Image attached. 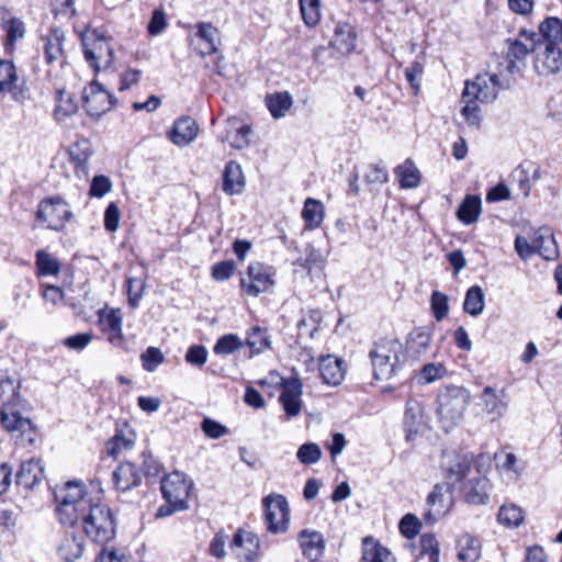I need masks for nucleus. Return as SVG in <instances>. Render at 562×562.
<instances>
[{
	"label": "nucleus",
	"instance_id": "f257e3e1",
	"mask_svg": "<svg viewBox=\"0 0 562 562\" xmlns=\"http://www.w3.org/2000/svg\"><path fill=\"white\" fill-rule=\"evenodd\" d=\"M18 394L14 381L7 378L0 380V423L2 427L11 434L15 443L20 447H27L35 440V426L30 418L23 417L13 408L11 402Z\"/></svg>",
	"mask_w": 562,
	"mask_h": 562
},
{
	"label": "nucleus",
	"instance_id": "f03ea898",
	"mask_svg": "<svg viewBox=\"0 0 562 562\" xmlns=\"http://www.w3.org/2000/svg\"><path fill=\"white\" fill-rule=\"evenodd\" d=\"M373 378L378 381H389L396 376L405 363L403 344L393 337L375 341L369 351Z\"/></svg>",
	"mask_w": 562,
	"mask_h": 562
},
{
	"label": "nucleus",
	"instance_id": "7ed1b4c3",
	"mask_svg": "<svg viewBox=\"0 0 562 562\" xmlns=\"http://www.w3.org/2000/svg\"><path fill=\"white\" fill-rule=\"evenodd\" d=\"M471 394L464 386L445 385L437 393L436 413L445 431L458 426L463 419Z\"/></svg>",
	"mask_w": 562,
	"mask_h": 562
},
{
	"label": "nucleus",
	"instance_id": "20e7f679",
	"mask_svg": "<svg viewBox=\"0 0 562 562\" xmlns=\"http://www.w3.org/2000/svg\"><path fill=\"white\" fill-rule=\"evenodd\" d=\"M79 521L86 536L95 543L105 544L115 537V516L99 497L79 516Z\"/></svg>",
	"mask_w": 562,
	"mask_h": 562
},
{
	"label": "nucleus",
	"instance_id": "39448f33",
	"mask_svg": "<svg viewBox=\"0 0 562 562\" xmlns=\"http://www.w3.org/2000/svg\"><path fill=\"white\" fill-rule=\"evenodd\" d=\"M58 506L56 513L60 524L72 527L79 516L97 499L89 495L81 481H69L55 493Z\"/></svg>",
	"mask_w": 562,
	"mask_h": 562
},
{
	"label": "nucleus",
	"instance_id": "423d86ee",
	"mask_svg": "<svg viewBox=\"0 0 562 562\" xmlns=\"http://www.w3.org/2000/svg\"><path fill=\"white\" fill-rule=\"evenodd\" d=\"M83 56L95 71L108 69L114 61V52L109 41L93 32L82 38Z\"/></svg>",
	"mask_w": 562,
	"mask_h": 562
},
{
	"label": "nucleus",
	"instance_id": "0eeeda50",
	"mask_svg": "<svg viewBox=\"0 0 562 562\" xmlns=\"http://www.w3.org/2000/svg\"><path fill=\"white\" fill-rule=\"evenodd\" d=\"M71 216L69 205L58 195L42 200L37 207V221L43 222L49 229L64 228Z\"/></svg>",
	"mask_w": 562,
	"mask_h": 562
},
{
	"label": "nucleus",
	"instance_id": "6e6552de",
	"mask_svg": "<svg viewBox=\"0 0 562 562\" xmlns=\"http://www.w3.org/2000/svg\"><path fill=\"white\" fill-rule=\"evenodd\" d=\"M267 530L272 533L284 532L289 526V504L281 494H270L262 499Z\"/></svg>",
	"mask_w": 562,
	"mask_h": 562
},
{
	"label": "nucleus",
	"instance_id": "1a4fd4ad",
	"mask_svg": "<svg viewBox=\"0 0 562 562\" xmlns=\"http://www.w3.org/2000/svg\"><path fill=\"white\" fill-rule=\"evenodd\" d=\"M193 483L182 472L175 471L161 480L160 490L167 503L178 505V508H188V497Z\"/></svg>",
	"mask_w": 562,
	"mask_h": 562
},
{
	"label": "nucleus",
	"instance_id": "9d476101",
	"mask_svg": "<svg viewBox=\"0 0 562 562\" xmlns=\"http://www.w3.org/2000/svg\"><path fill=\"white\" fill-rule=\"evenodd\" d=\"M452 506L451 488L448 483H437L426 498L424 519L432 525L447 515Z\"/></svg>",
	"mask_w": 562,
	"mask_h": 562
},
{
	"label": "nucleus",
	"instance_id": "9b49d317",
	"mask_svg": "<svg viewBox=\"0 0 562 562\" xmlns=\"http://www.w3.org/2000/svg\"><path fill=\"white\" fill-rule=\"evenodd\" d=\"M505 85L501 82L497 75H479L474 81L465 82L462 99L473 97L479 102H493L501 89H505Z\"/></svg>",
	"mask_w": 562,
	"mask_h": 562
},
{
	"label": "nucleus",
	"instance_id": "f8f14e48",
	"mask_svg": "<svg viewBox=\"0 0 562 562\" xmlns=\"http://www.w3.org/2000/svg\"><path fill=\"white\" fill-rule=\"evenodd\" d=\"M82 98L87 113L94 117H100L110 111L116 102L114 95L106 91L98 81H92L85 89Z\"/></svg>",
	"mask_w": 562,
	"mask_h": 562
},
{
	"label": "nucleus",
	"instance_id": "ddd939ff",
	"mask_svg": "<svg viewBox=\"0 0 562 562\" xmlns=\"http://www.w3.org/2000/svg\"><path fill=\"white\" fill-rule=\"evenodd\" d=\"M273 283L268 268L261 262L250 263L247 269V277L240 278L241 290L254 297L267 292Z\"/></svg>",
	"mask_w": 562,
	"mask_h": 562
},
{
	"label": "nucleus",
	"instance_id": "4468645a",
	"mask_svg": "<svg viewBox=\"0 0 562 562\" xmlns=\"http://www.w3.org/2000/svg\"><path fill=\"white\" fill-rule=\"evenodd\" d=\"M303 384L299 378H289L282 381V391L279 401L289 418L297 416L303 406Z\"/></svg>",
	"mask_w": 562,
	"mask_h": 562
},
{
	"label": "nucleus",
	"instance_id": "2eb2a0df",
	"mask_svg": "<svg viewBox=\"0 0 562 562\" xmlns=\"http://www.w3.org/2000/svg\"><path fill=\"white\" fill-rule=\"evenodd\" d=\"M483 411L492 420L503 417L508 409V396L504 390L497 392L494 387L487 385L480 394Z\"/></svg>",
	"mask_w": 562,
	"mask_h": 562
},
{
	"label": "nucleus",
	"instance_id": "dca6fc26",
	"mask_svg": "<svg viewBox=\"0 0 562 562\" xmlns=\"http://www.w3.org/2000/svg\"><path fill=\"white\" fill-rule=\"evenodd\" d=\"M535 69L541 76L562 71V50L554 45H546L542 52H537Z\"/></svg>",
	"mask_w": 562,
	"mask_h": 562
},
{
	"label": "nucleus",
	"instance_id": "f3484780",
	"mask_svg": "<svg viewBox=\"0 0 562 562\" xmlns=\"http://www.w3.org/2000/svg\"><path fill=\"white\" fill-rule=\"evenodd\" d=\"M231 549L236 552L239 559L251 562L258 555L259 539L250 531L238 529L232 539Z\"/></svg>",
	"mask_w": 562,
	"mask_h": 562
},
{
	"label": "nucleus",
	"instance_id": "a211bd4d",
	"mask_svg": "<svg viewBox=\"0 0 562 562\" xmlns=\"http://www.w3.org/2000/svg\"><path fill=\"white\" fill-rule=\"evenodd\" d=\"M535 37L536 33L529 34L527 31H521L519 38L506 41L508 44L507 58L509 61V70L515 67L516 61L524 60L528 54L536 48Z\"/></svg>",
	"mask_w": 562,
	"mask_h": 562
},
{
	"label": "nucleus",
	"instance_id": "6ab92c4d",
	"mask_svg": "<svg viewBox=\"0 0 562 562\" xmlns=\"http://www.w3.org/2000/svg\"><path fill=\"white\" fill-rule=\"evenodd\" d=\"M532 238L535 252L544 260H555L559 257L558 244L550 227H539L535 231Z\"/></svg>",
	"mask_w": 562,
	"mask_h": 562
},
{
	"label": "nucleus",
	"instance_id": "aec40b11",
	"mask_svg": "<svg viewBox=\"0 0 562 562\" xmlns=\"http://www.w3.org/2000/svg\"><path fill=\"white\" fill-rule=\"evenodd\" d=\"M101 330L108 335V341L114 347H123L122 314L120 310H111L99 319Z\"/></svg>",
	"mask_w": 562,
	"mask_h": 562
},
{
	"label": "nucleus",
	"instance_id": "412c9836",
	"mask_svg": "<svg viewBox=\"0 0 562 562\" xmlns=\"http://www.w3.org/2000/svg\"><path fill=\"white\" fill-rule=\"evenodd\" d=\"M93 154L91 142L88 138H78L67 148L69 161L74 165L77 173H87V165Z\"/></svg>",
	"mask_w": 562,
	"mask_h": 562
},
{
	"label": "nucleus",
	"instance_id": "4be33fe9",
	"mask_svg": "<svg viewBox=\"0 0 562 562\" xmlns=\"http://www.w3.org/2000/svg\"><path fill=\"white\" fill-rule=\"evenodd\" d=\"M251 128L249 125L240 124L235 117L226 120V135L221 138L222 142L229 140L235 149H243L250 144Z\"/></svg>",
	"mask_w": 562,
	"mask_h": 562
},
{
	"label": "nucleus",
	"instance_id": "5701e85b",
	"mask_svg": "<svg viewBox=\"0 0 562 562\" xmlns=\"http://www.w3.org/2000/svg\"><path fill=\"white\" fill-rule=\"evenodd\" d=\"M294 266L303 268L312 279L318 278L325 269V258L321 250L308 244L304 254L294 261Z\"/></svg>",
	"mask_w": 562,
	"mask_h": 562
},
{
	"label": "nucleus",
	"instance_id": "b1692460",
	"mask_svg": "<svg viewBox=\"0 0 562 562\" xmlns=\"http://www.w3.org/2000/svg\"><path fill=\"white\" fill-rule=\"evenodd\" d=\"M356 37V32L350 24L339 22L335 25L330 46L340 55H348L355 49Z\"/></svg>",
	"mask_w": 562,
	"mask_h": 562
},
{
	"label": "nucleus",
	"instance_id": "393cba45",
	"mask_svg": "<svg viewBox=\"0 0 562 562\" xmlns=\"http://www.w3.org/2000/svg\"><path fill=\"white\" fill-rule=\"evenodd\" d=\"M303 555L311 562H316L325 550V540L321 532L302 530L299 535Z\"/></svg>",
	"mask_w": 562,
	"mask_h": 562
},
{
	"label": "nucleus",
	"instance_id": "a878e982",
	"mask_svg": "<svg viewBox=\"0 0 562 562\" xmlns=\"http://www.w3.org/2000/svg\"><path fill=\"white\" fill-rule=\"evenodd\" d=\"M198 130L196 122L190 116H184L175 122L169 137L173 144L186 146L195 139Z\"/></svg>",
	"mask_w": 562,
	"mask_h": 562
},
{
	"label": "nucleus",
	"instance_id": "bb28decb",
	"mask_svg": "<svg viewBox=\"0 0 562 562\" xmlns=\"http://www.w3.org/2000/svg\"><path fill=\"white\" fill-rule=\"evenodd\" d=\"M142 475L134 463L123 462L113 472V482L116 490L126 492L138 486Z\"/></svg>",
	"mask_w": 562,
	"mask_h": 562
},
{
	"label": "nucleus",
	"instance_id": "cd10ccee",
	"mask_svg": "<svg viewBox=\"0 0 562 562\" xmlns=\"http://www.w3.org/2000/svg\"><path fill=\"white\" fill-rule=\"evenodd\" d=\"M223 191L228 195L241 193L245 188V177L238 162L231 160L223 172Z\"/></svg>",
	"mask_w": 562,
	"mask_h": 562
},
{
	"label": "nucleus",
	"instance_id": "c85d7f7f",
	"mask_svg": "<svg viewBox=\"0 0 562 562\" xmlns=\"http://www.w3.org/2000/svg\"><path fill=\"white\" fill-rule=\"evenodd\" d=\"M318 370L324 383L328 385L340 384L345 376L342 361L330 355L321 358Z\"/></svg>",
	"mask_w": 562,
	"mask_h": 562
},
{
	"label": "nucleus",
	"instance_id": "c756f323",
	"mask_svg": "<svg viewBox=\"0 0 562 562\" xmlns=\"http://www.w3.org/2000/svg\"><path fill=\"white\" fill-rule=\"evenodd\" d=\"M64 40V32L57 27L52 29L44 37V55L48 65L54 63L63 64Z\"/></svg>",
	"mask_w": 562,
	"mask_h": 562
},
{
	"label": "nucleus",
	"instance_id": "7c9ffc66",
	"mask_svg": "<svg viewBox=\"0 0 562 562\" xmlns=\"http://www.w3.org/2000/svg\"><path fill=\"white\" fill-rule=\"evenodd\" d=\"M85 551V540L82 536L76 533H66L58 547L59 557L66 562H75L80 559Z\"/></svg>",
	"mask_w": 562,
	"mask_h": 562
},
{
	"label": "nucleus",
	"instance_id": "2f4dec72",
	"mask_svg": "<svg viewBox=\"0 0 562 562\" xmlns=\"http://www.w3.org/2000/svg\"><path fill=\"white\" fill-rule=\"evenodd\" d=\"M488 480L486 477H475L469 480L462 487L464 498L468 503L483 505L488 501Z\"/></svg>",
	"mask_w": 562,
	"mask_h": 562
},
{
	"label": "nucleus",
	"instance_id": "473e14b6",
	"mask_svg": "<svg viewBox=\"0 0 562 562\" xmlns=\"http://www.w3.org/2000/svg\"><path fill=\"white\" fill-rule=\"evenodd\" d=\"M245 345L249 348L248 358H252L271 348V336L268 329L255 326L247 333Z\"/></svg>",
	"mask_w": 562,
	"mask_h": 562
},
{
	"label": "nucleus",
	"instance_id": "72a5a7b5",
	"mask_svg": "<svg viewBox=\"0 0 562 562\" xmlns=\"http://www.w3.org/2000/svg\"><path fill=\"white\" fill-rule=\"evenodd\" d=\"M431 342V333L423 327L415 328L409 333L406 340L408 353L414 358H419L426 353Z\"/></svg>",
	"mask_w": 562,
	"mask_h": 562
},
{
	"label": "nucleus",
	"instance_id": "f704fd0d",
	"mask_svg": "<svg viewBox=\"0 0 562 562\" xmlns=\"http://www.w3.org/2000/svg\"><path fill=\"white\" fill-rule=\"evenodd\" d=\"M457 549L461 562H476L481 557V542L470 533H464L458 539Z\"/></svg>",
	"mask_w": 562,
	"mask_h": 562
},
{
	"label": "nucleus",
	"instance_id": "c9c22d12",
	"mask_svg": "<svg viewBox=\"0 0 562 562\" xmlns=\"http://www.w3.org/2000/svg\"><path fill=\"white\" fill-rule=\"evenodd\" d=\"M304 228L312 231L321 226L324 220V205L321 201L307 198L302 210Z\"/></svg>",
	"mask_w": 562,
	"mask_h": 562
},
{
	"label": "nucleus",
	"instance_id": "e433bc0d",
	"mask_svg": "<svg viewBox=\"0 0 562 562\" xmlns=\"http://www.w3.org/2000/svg\"><path fill=\"white\" fill-rule=\"evenodd\" d=\"M265 103L273 119H281L292 106L293 100L288 91H280L267 94Z\"/></svg>",
	"mask_w": 562,
	"mask_h": 562
},
{
	"label": "nucleus",
	"instance_id": "4c0bfd02",
	"mask_svg": "<svg viewBox=\"0 0 562 562\" xmlns=\"http://www.w3.org/2000/svg\"><path fill=\"white\" fill-rule=\"evenodd\" d=\"M422 404L418 401L409 400L406 403L404 414V425L406 429V439L412 440L418 432V427L423 418Z\"/></svg>",
	"mask_w": 562,
	"mask_h": 562
},
{
	"label": "nucleus",
	"instance_id": "58836bf2",
	"mask_svg": "<svg viewBox=\"0 0 562 562\" xmlns=\"http://www.w3.org/2000/svg\"><path fill=\"white\" fill-rule=\"evenodd\" d=\"M481 214V200L476 195H467L458 209L457 216L465 225L475 223Z\"/></svg>",
	"mask_w": 562,
	"mask_h": 562
},
{
	"label": "nucleus",
	"instance_id": "ea45409f",
	"mask_svg": "<svg viewBox=\"0 0 562 562\" xmlns=\"http://www.w3.org/2000/svg\"><path fill=\"white\" fill-rule=\"evenodd\" d=\"M539 32L548 42L546 45L562 43V20L555 16L547 18L539 25Z\"/></svg>",
	"mask_w": 562,
	"mask_h": 562
},
{
	"label": "nucleus",
	"instance_id": "a19ab883",
	"mask_svg": "<svg viewBox=\"0 0 562 562\" xmlns=\"http://www.w3.org/2000/svg\"><path fill=\"white\" fill-rule=\"evenodd\" d=\"M395 173L400 179L402 188L412 189L416 188L420 181L419 170L415 167L411 159H406L404 164L395 169Z\"/></svg>",
	"mask_w": 562,
	"mask_h": 562
},
{
	"label": "nucleus",
	"instance_id": "79ce46f5",
	"mask_svg": "<svg viewBox=\"0 0 562 562\" xmlns=\"http://www.w3.org/2000/svg\"><path fill=\"white\" fill-rule=\"evenodd\" d=\"M218 30L211 23H199L196 36L205 43V49L201 50L202 55L215 54L217 52L218 44Z\"/></svg>",
	"mask_w": 562,
	"mask_h": 562
},
{
	"label": "nucleus",
	"instance_id": "37998d69",
	"mask_svg": "<svg viewBox=\"0 0 562 562\" xmlns=\"http://www.w3.org/2000/svg\"><path fill=\"white\" fill-rule=\"evenodd\" d=\"M484 308V293L479 285L471 286L467 293L463 302V310L472 315L477 316L482 314Z\"/></svg>",
	"mask_w": 562,
	"mask_h": 562
},
{
	"label": "nucleus",
	"instance_id": "c03bdc74",
	"mask_svg": "<svg viewBox=\"0 0 562 562\" xmlns=\"http://www.w3.org/2000/svg\"><path fill=\"white\" fill-rule=\"evenodd\" d=\"M61 263L59 259L46 251H37V276L56 277L60 272Z\"/></svg>",
	"mask_w": 562,
	"mask_h": 562
},
{
	"label": "nucleus",
	"instance_id": "a18cd8bd",
	"mask_svg": "<svg viewBox=\"0 0 562 562\" xmlns=\"http://www.w3.org/2000/svg\"><path fill=\"white\" fill-rule=\"evenodd\" d=\"M300 11L306 26L318 24L322 16L321 0H299Z\"/></svg>",
	"mask_w": 562,
	"mask_h": 562
},
{
	"label": "nucleus",
	"instance_id": "49530a36",
	"mask_svg": "<svg viewBox=\"0 0 562 562\" xmlns=\"http://www.w3.org/2000/svg\"><path fill=\"white\" fill-rule=\"evenodd\" d=\"M77 103L71 98L70 93L58 90L56 94V105L54 114L56 120L61 121L77 112Z\"/></svg>",
	"mask_w": 562,
	"mask_h": 562
},
{
	"label": "nucleus",
	"instance_id": "de8ad7c7",
	"mask_svg": "<svg viewBox=\"0 0 562 562\" xmlns=\"http://www.w3.org/2000/svg\"><path fill=\"white\" fill-rule=\"evenodd\" d=\"M497 517L506 527H518L524 520V510L515 504H505L499 508Z\"/></svg>",
	"mask_w": 562,
	"mask_h": 562
},
{
	"label": "nucleus",
	"instance_id": "09e8293b",
	"mask_svg": "<svg viewBox=\"0 0 562 562\" xmlns=\"http://www.w3.org/2000/svg\"><path fill=\"white\" fill-rule=\"evenodd\" d=\"M35 462L34 458L23 461L16 472L15 481L19 487L31 491L35 485Z\"/></svg>",
	"mask_w": 562,
	"mask_h": 562
},
{
	"label": "nucleus",
	"instance_id": "8fccbe9b",
	"mask_svg": "<svg viewBox=\"0 0 562 562\" xmlns=\"http://www.w3.org/2000/svg\"><path fill=\"white\" fill-rule=\"evenodd\" d=\"M471 469V459L467 456L454 454L447 463V470L450 477L456 481L463 480Z\"/></svg>",
	"mask_w": 562,
	"mask_h": 562
},
{
	"label": "nucleus",
	"instance_id": "3c124183",
	"mask_svg": "<svg viewBox=\"0 0 562 562\" xmlns=\"http://www.w3.org/2000/svg\"><path fill=\"white\" fill-rule=\"evenodd\" d=\"M244 347V341L237 334H226L220 337L213 347L215 355H231Z\"/></svg>",
	"mask_w": 562,
	"mask_h": 562
},
{
	"label": "nucleus",
	"instance_id": "603ef678",
	"mask_svg": "<svg viewBox=\"0 0 562 562\" xmlns=\"http://www.w3.org/2000/svg\"><path fill=\"white\" fill-rule=\"evenodd\" d=\"M447 374V368L441 362H429L422 367L417 374L420 384H429L442 379Z\"/></svg>",
	"mask_w": 562,
	"mask_h": 562
},
{
	"label": "nucleus",
	"instance_id": "864d4df0",
	"mask_svg": "<svg viewBox=\"0 0 562 562\" xmlns=\"http://www.w3.org/2000/svg\"><path fill=\"white\" fill-rule=\"evenodd\" d=\"M134 446V438L132 435H124L122 432L113 436L105 445L106 453L116 458L123 450H128Z\"/></svg>",
	"mask_w": 562,
	"mask_h": 562
},
{
	"label": "nucleus",
	"instance_id": "5fc2aeb1",
	"mask_svg": "<svg viewBox=\"0 0 562 562\" xmlns=\"http://www.w3.org/2000/svg\"><path fill=\"white\" fill-rule=\"evenodd\" d=\"M3 27L7 31L5 50L8 52L13 49L18 40L24 37L25 25L20 19L12 18L7 24H3Z\"/></svg>",
	"mask_w": 562,
	"mask_h": 562
},
{
	"label": "nucleus",
	"instance_id": "6e6d98bb",
	"mask_svg": "<svg viewBox=\"0 0 562 562\" xmlns=\"http://www.w3.org/2000/svg\"><path fill=\"white\" fill-rule=\"evenodd\" d=\"M420 553L428 555L429 562H439L440 549L439 542L435 535L424 533L420 539Z\"/></svg>",
	"mask_w": 562,
	"mask_h": 562
},
{
	"label": "nucleus",
	"instance_id": "4d7b16f0",
	"mask_svg": "<svg viewBox=\"0 0 562 562\" xmlns=\"http://www.w3.org/2000/svg\"><path fill=\"white\" fill-rule=\"evenodd\" d=\"M296 458L302 464H314L322 458V450L317 443L306 442L297 449Z\"/></svg>",
	"mask_w": 562,
	"mask_h": 562
},
{
	"label": "nucleus",
	"instance_id": "13d9d810",
	"mask_svg": "<svg viewBox=\"0 0 562 562\" xmlns=\"http://www.w3.org/2000/svg\"><path fill=\"white\" fill-rule=\"evenodd\" d=\"M363 559L367 562H395L392 552L379 542H373L372 548L364 549Z\"/></svg>",
	"mask_w": 562,
	"mask_h": 562
},
{
	"label": "nucleus",
	"instance_id": "bf43d9fd",
	"mask_svg": "<svg viewBox=\"0 0 562 562\" xmlns=\"http://www.w3.org/2000/svg\"><path fill=\"white\" fill-rule=\"evenodd\" d=\"M140 361L145 371L154 372L165 361V356L159 348L148 347L140 355Z\"/></svg>",
	"mask_w": 562,
	"mask_h": 562
},
{
	"label": "nucleus",
	"instance_id": "052dcab7",
	"mask_svg": "<svg viewBox=\"0 0 562 562\" xmlns=\"http://www.w3.org/2000/svg\"><path fill=\"white\" fill-rule=\"evenodd\" d=\"M15 67L12 61L0 60V92L10 91L16 81Z\"/></svg>",
	"mask_w": 562,
	"mask_h": 562
},
{
	"label": "nucleus",
	"instance_id": "680f3d73",
	"mask_svg": "<svg viewBox=\"0 0 562 562\" xmlns=\"http://www.w3.org/2000/svg\"><path fill=\"white\" fill-rule=\"evenodd\" d=\"M430 306L436 321L441 322L449 313L448 296L440 291H434L430 297Z\"/></svg>",
	"mask_w": 562,
	"mask_h": 562
},
{
	"label": "nucleus",
	"instance_id": "e2e57ef3",
	"mask_svg": "<svg viewBox=\"0 0 562 562\" xmlns=\"http://www.w3.org/2000/svg\"><path fill=\"white\" fill-rule=\"evenodd\" d=\"M401 533L406 539H414L420 531L422 522L414 514H406L398 524Z\"/></svg>",
	"mask_w": 562,
	"mask_h": 562
},
{
	"label": "nucleus",
	"instance_id": "0e129e2a",
	"mask_svg": "<svg viewBox=\"0 0 562 562\" xmlns=\"http://www.w3.org/2000/svg\"><path fill=\"white\" fill-rule=\"evenodd\" d=\"M424 66H425L424 61L415 60L404 71L405 78L408 81L412 89L414 90L415 94H417L420 89V81H422V77L424 74Z\"/></svg>",
	"mask_w": 562,
	"mask_h": 562
},
{
	"label": "nucleus",
	"instance_id": "69168bd1",
	"mask_svg": "<svg viewBox=\"0 0 562 562\" xmlns=\"http://www.w3.org/2000/svg\"><path fill=\"white\" fill-rule=\"evenodd\" d=\"M112 190V181L104 175L94 176L90 189L89 195L92 198H103L106 193Z\"/></svg>",
	"mask_w": 562,
	"mask_h": 562
},
{
	"label": "nucleus",
	"instance_id": "338daca9",
	"mask_svg": "<svg viewBox=\"0 0 562 562\" xmlns=\"http://www.w3.org/2000/svg\"><path fill=\"white\" fill-rule=\"evenodd\" d=\"M121 220V211L115 202L109 203L104 211V228L114 233L117 231Z\"/></svg>",
	"mask_w": 562,
	"mask_h": 562
},
{
	"label": "nucleus",
	"instance_id": "774afa93",
	"mask_svg": "<svg viewBox=\"0 0 562 562\" xmlns=\"http://www.w3.org/2000/svg\"><path fill=\"white\" fill-rule=\"evenodd\" d=\"M201 429L205 434L206 437L212 439H218L223 436H225L228 432V429L226 426L222 425L221 423L210 418L205 417L201 423Z\"/></svg>",
	"mask_w": 562,
	"mask_h": 562
}]
</instances>
